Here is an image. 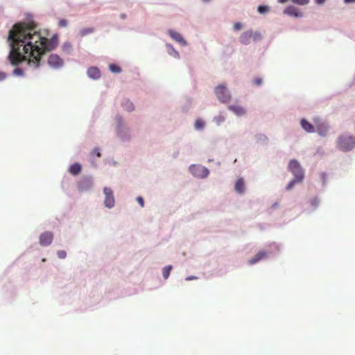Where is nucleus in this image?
<instances>
[{"mask_svg": "<svg viewBox=\"0 0 355 355\" xmlns=\"http://www.w3.org/2000/svg\"><path fill=\"white\" fill-rule=\"evenodd\" d=\"M103 193L105 196L104 204L105 207L108 208H112L114 206L115 200L113 195V191L110 188L105 187L103 189Z\"/></svg>", "mask_w": 355, "mask_h": 355, "instance_id": "nucleus-8", "label": "nucleus"}, {"mask_svg": "<svg viewBox=\"0 0 355 355\" xmlns=\"http://www.w3.org/2000/svg\"><path fill=\"white\" fill-rule=\"evenodd\" d=\"M337 148L343 152H349L355 148V137L344 133L338 136L336 140Z\"/></svg>", "mask_w": 355, "mask_h": 355, "instance_id": "nucleus-2", "label": "nucleus"}, {"mask_svg": "<svg viewBox=\"0 0 355 355\" xmlns=\"http://www.w3.org/2000/svg\"><path fill=\"white\" fill-rule=\"evenodd\" d=\"M93 153L98 157H100L101 156V153L98 148H96L93 150Z\"/></svg>", "mask_w": 355, "mask_h": 355, "instance_id": "nucleus-38", "label": "nucleus"}, {"mask_svg": "<svg viewBox=\"0 0 355 355\" xmlns=\"http://www.w3.org/2000/svg\"><path fill=\"white\" fill-rule=\"evenodd\" d=\"M189 170L193 175L198 178H206L209 174L207 168L199 165H192Z\"/></svg>", "mask_w": 355, "mask_h": 355, "instance_id": "nucleus-7", "label": "nucleus"}, {"mask_svg": "<svg viewBox=\"0 0 355 355\" xmlns=\"http://www.w3.org/2000/svg\"><path fill=\"white\" fill-rule=\"evenodd\" d=\"M93 32H94L93 28H83L82 30H80V35L81 37H84L89 33H93Z\"/></svg>", "mask_w": 355, "mask_h": 355, "instance_id": "nucleus-24", "label": "nucleus"}, {"mask_svg": "<svg viewBox=\"0 0 355 355\" xmlns=\"http://www.w3.org/2000/svg\"><path fill=\"white\" fill-rule=\"evenodd\" d=\"M253 83L257 86H259L262 84V79L261 78H256L254 79Z\"/></svg>", "mask_w": 355, "mask_h": 355, "instance_id": "nucleus-33", "label": "nucleus"}, {"mask_svg": "<svg viewBox=\"0 0 355 355\" xmlns=\"http://www.w3.org/2000/svg\"><path fill=\"white\" fill-rule=\"evenodd\" d=\"M288 169L294 175L297 181L302 182L303 180L304 171L297 160H291L288 164Z\"/></svg>", "mask_w": 355, "mask_h": 355, "instance_id": "nucleus-4", "label": "nucleus"}, {"mask_svg": "<svg viewBox=\"0 0 355 355\" xmlns=\"http://www.w3.org/2000/svg\"><path fill=\"white\" fill-rule=\"evenodd\" d=\"M205 122L202 119H197L195 121V128L196 130H202L205 127Z\"/></svg>", "mask_w": 355, "mask_h": 355, "instance_id": "nucleus-23", "label": "nucleus"}, {"mask_svg": "<svg viewBox=\"0 0 355 355\" xmlns=\"http://www.w3.org/2000/svg\"><path fill=\"white\" fill-rule=\"evenodd\" d=\"M92 181L89 178H83L78 183V189L80 191H86L92 187Z\"/></svg>", "mask_w": 355, "mask_h": 355, "instance_id": "nucleus-10", "label": "nucleus"}, {"mask_svg": "<svg viewBox=\"0 0 355 355\" xmlns=\"http://www.w3.org/2000/svg\"><path fill=\"white\" fill-rule=\"evenodd\" d=\"M7 42L10 46L8 60L12 66L23 62L34 68L40 66L44 53V37L36 31L33 22H19L9 31Z\"/></svg>", "mask_w": 355, "mask_h": 355, "instance_id": "nucleus-1", "label": "nucleus"}, {"mask_svg": "<svg viewBox=\"0 0 355 355\" xmlns=\"http://www.w3.org/2000/svg\"><path fill=\"white\" fill-rule=\"evenodd\" d=\"M311 204L314 207H317L319 204V200L317 198H314L311 201Z\"/></svg>", "mask_w": 355, "mask_h": 355, "instance_id": "nucleus-37", "label": "nucleus"}, {"mask_svg": "<svg viewBox=\"0 0 355 355\" xmlns=\"http://www.w3.org/2000/svg\"><path fill=\"white\" fill-rule=\"evenodd\" d=\"M228 109L237 116H241L245 114V109L240 105H230L228 107Z\"/></svg>", "mask_w": 355, "mask_h": 355, "instance_id": "nucleus-17", "label": "nucleus"}, {"mask_svg": "<svg viewBox=\"0 0 355 355\" xmlns=\"http://www.w3.org/2000/svg\"><path fill=\"white\" fill-rule=\"evenodd\" d=\"M87 75L92 79L96 80L101 77V72L97 67H92L87 69Z\"/></svg>", "mask_w": 355, "mask_h": 355, "instance_id": "nucleus-12", "label": "nucleus"}, {"mask_svg": "<svg viewBox=\"0 0 355 355\" xmlns=\"http://www.w3.org/2000/svg\"><path fill=\"white\" fill-rule=\"evenodd\" d=\"M316 129L319 135L326 136L328 132V127L324 123L316 124Z\"/></svg>", "mask_w": 355, "mask_h": 355, "instance_id": "nucleus-19", "label": "nucleus"}, {"mask_svg": "<svg viewBox=\"0 0 355 355\" xmlns=\"http://www.w3.org/2000/svg\"><path fill=\"white\" fill-rule=\"evenodd\" d=\"M59 43L58 34H54L51 39L46 38V52L54 50Z\"/></svg>", "mask_w": 355, "mask_h": 355, "instance_id": "nucleus-9", "label": "nucleus"}, {"mask_svg": "<svg viewBox=\"0 0 355 355\" xmlns=\"http://www.w3.org/2000/svg\"><path fill=\"white\" fill-rule=\"evenodd\" d=\"M13 73L17 76H21L24 73V71L21 68H15L13 71Z\"/></svg>", "mask_w": 355, "mask_h": 355, "instance_id": "nucleus-31", "label": "nucleus"}, {"mask_svg": "<svg viewBox=\"0 0 355 355\" xmlns=\"http://www.w3.org/2000/svg\"><path fill=\"white\" fill-rule=\"evenodd\" d=\"M267 257V252L264 251L259 252L253 258L249 260L248 263L250 265H253L260 260L266 258Z\"/></svg>", "mask_w": 355, "mask_h": 355, "instance_id": "nucleus-13", "label": "nucleus"}, {"mask_svg": "<svg viewBox=\"0 0 355 355\" xmlns=\"http://www.w3.org/2000/svg\"><path fill=\"white\" fill-rule=\"evenodd\" d=\"M173 51H174V52H175V55H176L178 57H179V53H178V51H175V50H173Z\"/></svg>", "mask_w": 355, "mask_h": 355, "instance_id": "nucleus-43", "label": "nucleus"}, {"mask_svg": "<svg viewBox=\"0 0 355 355\" xmlns=\"http://www.w3.org/2000/svg\"><path fill=\"white\" fill-rule=\"evenodd\" d=\"M269 10V8L267 6H259L258 7V12L261 14H264Z\"/></svg>", "mask_w": 355, "mask_h": 355, "instance_id": "nucleus-26", "label": "nucleus"}, {"mask_svg": "<svg viewBox=\"0 0 355 355\" xmlns=\"http://www.w3.org/2000/svg\"><path fill=\"white\" fill-rule=\"evenodd\" d=\"M58 256L60 259H64L67 256V253L64 250H59L58 252Z\"/></svg>", "mask_w": 355, "mask_h": 355, "instance_id": "nucleus-32", "label": "nucleus"}, {"mask_svg": "<svg viewBox=\"0 0 355 355\" xmlns=\"http://www.w3.org/2000/svg\"><path fill=\"white\" fill-rule=\"evenodd\" d=\"M196 279H197V277L195 276H189V277H186L187 281H190V280Z\"/></svg>", "mask_w": 355, "mask_h": 355, "instance_id": "nucleus-39", "label": "nucleus"}, {"mask_svg": "<svg viewBox=\"0 0 355 355\" xmlns=\"http://www.w3.org/2000/svg\"><path fill=\"white\" fill-rule=\"evenodd\" d=\"M109 69L113 73H120L121 71V67L114 64H110Z\"/></svg>", "mask_w": 355, "mask_h": 355, "instance_id": "nucleus-25", "label": "nucleus"}, {"mask_svg": "<svg viewBox=\"0 0 355 355\" xmlns=\"http://www.w3.org/2000/svg\"><path fill=\"white\" fill-rule=\"evenodd\" d=\"M7 78V73L0 71V82L4 80Z\"/></svg>", "mask_w": 355, "mask_h": 355, "instance_id": "nucleus-36", "label": "nucleus"}, {"mask_svg": "<svg viewBox=\"0 0 355 355\" xmlns=\"http://www.w3.org/2000/svg\"><path fill=\"white\" fill-rule=\"evenodd\" d=\"M261 39L262 36L260 32H254L252 30H248L243 32L241 35L239 41L241 44L247 45L249 44L252 41L256 42L260 41Z\"/></svg>", "mask_w": 355, "mask_h": 355, "instance_id": "nucleus-3", "label": "nucleus"}, {"mask_svg": "<svg viewBox=\"0 0 355 355\" xmlns=\"http://www.w3.org/2000/svg\"><path fill=\"white\" fill-rule=\"evenodd\" d=\"M235 191L239 193H243L245 191V182L243 178H239L234 186Z\"/></svg>", "mask_w": 355, "mask_h": 355, "instance_id": "nucleus-16", "label": "nucleus"}, {"mask_svg": "<svg viewBox=\"0 0 355 355\" xmlns=\"http://www.w3.org/2000/svg\"><path fill=\"white\" fill-rule=\"evenodd\" d=\"M81 169V165L78 163H75L69 167V171L71 175H77L80 173Z\"/></svg>", "mask_w": 355, "mask_h": 355, "instance_id": "nucleus-18", "label": "nucleus"}, {"mask_svg": "<svg viewBox=\"0 0 355 355\" xmlns=\"http://www.w3.org/2000/svg\"><path fill=\"white\" fill-rule=\"evenodd\" d=\"M62 49L64 52L69 53L72 49V45L70 42H66L62 44Z\"/></svg>", "mask_w": 355, "mask_h": 355, "instance_id": "nucleus-21", "label": "nucleus"}, {"mask_svg": "<svg viewBox=\"0 0 355 355\" xmlns=\"http://www.w3.org/2000/svg\"><path fill=\"white\" fill-rule=\"evenodd\" d=\"M46 35H49V30H46Z\"/></svg>", "mask_w": 355, "mask_h": 355, "instance_id": "nucleus-44", "label": "nucleus"}, {"mask_svg": "<svg viewBox=\"0 0 355 355\" xmlns=\"http://www.w3.org/2000/svg\"><path fill=\"white\" fill-rule=\"evenodd\" d=\"M344 3L346 4L355 3V0H344Z\"/></svg>", "mask_w": 355, "mask_h": 355, "instance_id": "nucleus-41", "label": "nucleus"}, {"mask_svg": "<svg viewBox=\"0 0 355 355\" xmlns=\"http://www.w3.org/2000/svg\"><path fill=\"white\" fill-rule=\"evenodd\" d=\"M296 182H299L296 180V178H295L294 180H293L292 181H291L289 182V184L286 187V189L291 190L294 187V185L295 184Z\"/></svg>", "mask_w": 355, "mask_h": 355, "instance_id": "nucleus-30", "label": "nucleus"}, {"mask_svg": "<svg viewBox=\"0 0 355 355\" xmlns=\"http://www.w3.org/2000/svg\"><path fill=\"white\" fill-rule=\"evenodd\" d=\"M326 0H315V3L317 4H323L325 2Z\"/></svg>", "mask_w": 355, "mask_h": 355, "instance_id": "nucleus-40", "label": "nucleus"}, {"mask_svg": "<svg viewBox=\"0 0 355 355\" xmlns=\"http://www.w3.org/2000/svg\"><path fill=\"white\" fill-rule=\"evenodd\" d=\"M300 124L302 128L307 132L311 133L315 131L314 126L305 119L301 120Z\"/></svg>", "mask_w": 355, "mask_h": 355, "instance_id": "nucleus-15", "label": "nucleus"}, {"mask_svg": "<svg viewBox=\"0 0 355 355\" xmlns=\"http://www.w3.org/2000/svg\"><path fill=\"white\" fill-rule=\"evenodd\" d=\"M123 106L124 109L128 112H131L134 110L133 104L131 102H130L128 100H127L124 103H123Z\"/></svg>", "mask_w": 355, "mask_h": 355, "instance_id": "nucleus-22", "label": "nucleus"}, {"mask_svg": "<svg viewBox=\"0 0 355 355\" xmlns=\"http://www.w3.org/2000/svg\"><path fill=\"white\" fill-rule=\"evenodd\" d=\"M67 24H68V21L67 20L64 19H61L59 22H58V25L61 28H64L67 26Z\"/></svg>", "mask_w": 355, "mask_h": 355, "instance_id": "nucleus-28", "label": "nucleus"}, {"mask_svg": "<svg viewBox=\"0 0 355 355\" xmlns=\"http://www.w3.org/2000/svg\"><path fill=\"white\" fill-rule=\"evenodd\" d=\"M294 3H297L301 6H304L309 3V0H291Z\"/></svg>", "mask_w": 355, "mask_h": 355, "instance_id": "nucleus-27", "label": "nucleus"}, {"mask_svg": "<svg viewBox=\"0 0 355 355\" xmlns=\"http://www.w3.org/2000/svg\"><path fill=\"white\" fill-rule=\"evenodd\" d=\"M47 62L49 67L54 69L61 68L64 65L63 60L57 54H51Z\"/></svg>", "mask_w": 355, "mask_h": 355, "instance_id": "nucleus-6", "label": "nucleus"}, {"mask_svg": "<svg viewBox=\"0 0 355 355\" xmlns=\"http://www.w3.org/2000/svg\"><path fill=\"white\" fill-rule=\"evenodd\" d=\"M205 2L209 1L210 0H203Z\"/></svg>", "mask_w": 355, "mask_h": 355, "instance_id": "nucleus-45", "label": "nucleus"}, {"mask_svg": "<svg viewBox=\"0 0 355 355\" xmlns=\"http://www.w3.org/2000/svg\"><path fill=\"white\" fill-rule=\"evenodd\" d=\"M53 239V236L51 233L46 232V245L51 243Z\"/></svg>", "mask_w": 355, "mask_h": 355, "instance_id": "nucleus-29", "label": "nucleus"}, {"mask_svg": "<svg viewBox=\"0 0 355 355\" xmlns=\"http://www.w3.org/2000/svg\"><path fill=\"white\" fill-rule=\"evenodd\" d=\"M137 201L138 202V203L140 205L141 207H143L144 206V200L142 197H141V196L137 197Z\"/></svg>", "mask_w": 355, "mask_h": 355, "instance_id": "nucleus-35", "label": "nucleus"}, {"mask_svg": "<svg viewBox=\"0 0 355 355\" xmlns=\"http://www.w3.org/2000/svg\"><path fill=\"white\" fill-rule=\"evenodd\" d=\"M214 92L218 99L221 103H227L230 101L231 98V95L230 92L227 89L226 87L223 85H220L217 86L214 89Z\"/></svg>", "mask_w": 355, "mask_h": 355, "instance_id": "nucleus-5", "label": "nucleus"}, {"mask_svg": "<svg viewBox=\"0 0 355 355\" xmlns=\"http://www.w3.org/2000/svg\"><path fill=\"white\" fill-rule=\"evenodd\" d=\"M243 26L242 24L240 22H236L234 24V29L235 31H239L242 28Z\"/></svg>", "mask_w": 355, "mask_h": 355, "instance_id": "nucleus-34", "label": "nucleus"}, {"mask_svg": "<svg viewBox=\"0 0 355 355\" xmlns=\"http://www.w3.org/2000/svg\"><path fill=\"white\" fill-rule=\"evenodd\" d=\"M168 35L177 42L180 44L182 46H187V43L186 40L183 38L182 35L178 32L173 30H168Z\"/></svg>", "mask_w": 355, "mask_h": 355, "instance_id": "nucleus-11", "label": "nucleus"}, {"mask_svg": "<svg viewBox=\"0 0 355 355\" xmlns=\"http://www.w3.org/2000/svg\"><path fill=\"white\" fill-rule=\"evenodd\" d=\"M284 13L291 16L294 17H302V13L299 12V10L295 8L294 6H288L284 10Z\"/></svg>", "mask_w": 355, "mask_h": 355, "instance_id": "nucleus-14", "label": "nucleus"}, {"mask_svg": "<svg viewBox=\"0 0 355 355\" xmlns=\"http://www.w3.org/2000/svg\"><path fill=\"white\" fill-rule=\"evenodd\" d=\"M287 1L288 0H279V2L284 3L287 2Z\"/></svg>", "mask_w": 355, "mask_h": 355, "instance_id": "nucleus-42", "label": "nucleus"}, {"mask_svg": "<svg viewBox=\"0 0 355 355\" xmlns=\"http://www.w3.org/2000/svg\"><path fill=\"white\" fill-rule=\"evenodd\" d=\"M171 270H172L171 266H167L163 268L162 274H163V277L165 279H166L169 277Z\"/></svg>", "mask_w": 355, "mask_h": 355, "instance_id": "nucleus-20", "label": "nucleus"}]
</instances>
